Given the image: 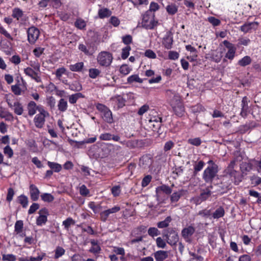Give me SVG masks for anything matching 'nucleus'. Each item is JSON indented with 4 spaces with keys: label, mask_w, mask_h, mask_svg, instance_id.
<instances>
[{
    "label": "nucleus",
    "mask_w": 261,
    "mask_h": 261,
    "mask_svg": "<svg viewBox=\"0 0 261 261\" xmlns=\"http://www.w3.org/2000/svg\"><path fill=\"white\" fill-rule=\"evenodd\" d=\"M173 37L171 32H167L166 35L163 38V44L166 49H171L172 47Z\"/></svg>",
    "instance_id": "obj_12"
},
{
    "label": "nucleus",
    "mask_w": 261,
    "mask_h": 261,
    "mask_svg": "<svg viewBox=\"0 0 261 261\" xmlns=\"http://www.w3.org/2000/svg\"><path fill=\"white\" fill-rule=\"evenodd\" d=\"M248 102H249V100H248V98L246 96H244L242 100V110H243L244 111L249 110Z\"/></svg>",
    "instance_id": "obj_53"
},
{
    "label": "nucleus",
    "mask_w": 261,
    "mask_h": 261,
    "mask_svg": "<svg viewBox=\"0 0 261 261\" xmlns=\"http://www.w3.org/2000/svg\"><path fill=\"white\" fill-rule=\"evenodd\" d=\"M161 192H163L167 195H169L171 193L172 189L168 186L166 185H163L158 187L155 190L156 195L157 197H159V194Z\"/></svg>",
    "instance_id": "obj_16"
},
{
    "label": "nucleus",
    "mask_w": 261,
    "mask_h": 261,
    "mask_svg": "<svg viewBox=\"0 0 261 261\" xmlns=\"http://www.w3.org/2000/svg\"><path fill=\"white\" fill-rule=\"evenodd\" d=\"M45 116L37 115L34 118L35 126L38 128L43 127L45 122Z\"/></svg>",
    "instance_id": "obj_20"
},
{
    "label": "nucleus",
    "mask_w": 261,
    "mask_h": 261,
    "mask_svg": "<svg viewBox=\"0 0 261 261\" xmlns=\"http://www.w3.org/2000/svg\"><path fill=\"white\" fill-rule=\"evenodd\" d=\"M205 165V163L203 161H199L197 163H196L194 165V171L192 177L195 178L198 173L200 171Z\"/></svg>",
    "instance_id": "obj_19"
},
{
    "label": "nucleus",
    "mask_w": 261,
    "mask_h": 261,
    "mask_svg": "<svg viewBox=\"0 0 261 261\" xmlns=\"http://www.w3.org/2000/svg\"><path fill=\"white\" fill-rule=\"evenodd\" d=\"M130 50L131 47L129 45H127L122 49L121 58L122 59H126L128 58Z\"/></svg>",
    "instance_id": "obj_44"
},
{
    "label": "nucleus",
    "mask_w": 261,
    "mask_h": 261,
    "mask_svg": "<svg viewBox=\"0 0 261 261\" xmlns=\"http://www.w3.org/2000/svg\"><path fill=\"white\" fill-rule=\"evenodd\" d=\"M88 206L95 214L99 213L101 208V206L99 204L95 205V202L92 201L89 202Z\"/></svg>",
    "instance_id": "obj_51"
},
{
    "label": "nucleus",
    "mask_w": 261,
    "mask_h": 261,
    "mask_svg": "<svg viewBox=\"0 0 261 261\" xmlns=\"http://www.w3.org/2000/svg\"><path fill=\"white\" fill-rule=\"evenodd\" d=\"M173 111L176 115L178 117H182L185 114V108L182 103H178L176 106L172 107Z\"/></svg>",
    "instance_id": "obj_18"
},
{
    "label": "nucleus",
    "mask_w": 261,
    "mask_h": 261,
    "mask_svg": "<svg viewBox=\"0 0 261 261\" xmlns=\"http://www.w3.org/2000/svg\"><path fill=\"white\" fill-rule=\"evenodd\" d=\"M152 176L150 175L145 176L142 179L141 185L143 187H146L151 181Z\"/></svg>",
    "instance_id": "obj_56"
},
{
    "label": "nucleus",
    "mask_w": 261,
    "mask_h": 261,
    "mask_svg": "<svg viewBox=\"0 0 261 261\" xmlns=\"http://www.w3.org/2000/svg\"><path fill=\"white\" fill-rule=\"evenodd\" d=\"M47 165L55 172H59L62 168L61 165L55 162L48 161Z\"/></svg>",
    "instance_id": "obj_25"
},
{
    "label": "nucleus",
    "mask_w": 261,
    "mask_h": 261,
    "mask_svg": "<svg viewBox=\"0 0 261 261\" xmlns=\"http://www.w3.org/2000/svg\"><path fill=\"white\" fill-rule=\"evenodd\" d=\"M187 191L184 189H181L178 191L173 192L170 196V200L172 203L177 202L180 198L184 195L186 193Z\"/></svg>",
    "instance_id": "obj_15"
},
{
    "label": "nucleus",
    "mask_w": 261,
    "mask_h": 261,
    "mask_svg": "<svg viewBox=\"0 0 261 261\" xmlns=\"http://www.w3.org/2000/svg\"><path fill=\"white\" fill-rule=\"evenodd\" d=\"M252 60L248 56H246L238 62V64L242 67H245L249 65L251 63Z\"/></svg>",
    "instance_id": "obj_29"
},
{
    "label": "nucleus",
    "mask_w": 261,
    "mask_h": 261,
    "mask_svg": "<svg viewBox=\"0 0 261 261\" xmlns=\"http://www.w3.org/2000/svg\"><path fill=\"white\" fill-rule=\"evenodd\" d=\"M74 220L70 217L67 218L63 222V225L64 226L65 228L67 230L68 229L71 225H74Z\"/></svg>",
    "instance_id": "obj_43"
},
{
    "label": "nucleus",
    "mask_w": 261,
    "mask_h": 261,
    "mask_svg": "<svg viewBox=\"0 0 261 261\" xmlns=\"http://www.w3.org/2000/svg\"><path fill=\"white\" fill-rule=\"evenodd\" d=\"M13 106L15 107L14 109L15 113L18 115H20L22 114L23 109L20 103L19 102H14Z\"/></svg>",
    "instance_id": "obj_34"
},
{
    "label": "nucleus",
    "mask_w": 261,
    "mask_h": 261,
    "mask_svg": "<svg viewBox=\"0 0 261 261\" xmlns=\"http://www.w3.org/2000/svg\"><path fill=\"white\" fill-rule=\"evenodd\" d=\"M88 49L90 51L91 56L93 55V54L97 50V47L95 44V43L94 42H87L86 43Z\"/></svg>",
    "instance_id": "obj_38"
},
{
    "label": "nucleus",
    "mask_w": 261,
    "mask_h": 261,
    "mask_svg": "<svg viewBox=\"0 0 261 261\" xmlns=\"http://www.w3.org/2000/svg\"><path fill=\"white\" fill-rule=\"evenodd\" d=\"M225 211L222 206H219L213 214V217L214 219H219L224 216Z\"/></svg>",
    "instance_id": "obj_27"
},
{
    "label": "nucleus",
    "mask_w": 261,
    "mask_h": 261,
    "mask_svg": "<svg viewBox=\"0 0 261 261\" xmlns=\"http://www.w3.org/2000/svg\"><path fill=\"white\" fill-rule=\"evenodd\" d=\"M28 39L30 43H33L38 39L39 35V30L34 27L28 29L27 31Z\"/></svg>",
    "instance_id": "obj_9"
},
{
    "label": "nucleus",
    "mask_w": 261,
    "mask_h": 261,
    "mask_svg": "<svg viewBox=\"0 0 261 261\" xmlns=\"http://www.w3.org/2000/svg\"><path fill=\"white\" fill-rule=\"evenodd\" d=\"M198 215H200L204 218H208L209 216L211 215V210L204 209L201 211H200L198 213Z\"/></svg>",
    "instance_id": "obj_59"
},
{
    "label": "nucleus",
    "mask_w": 261,
    "mask_h": 261,
    "mask_svg": "<svg viewBox=\"0 0 261 261\" xmlns=\"http://www.w3.org/2000/svg\"><path fill=\"white\" fill-rule=\"evenodd\" d=\"M16 256L12 254H3L2 255V260L4 261H15Z\"/></svg>",
    "instance_id": "obj_55"
},
{
    "label": "nucleus",
    "mask_w": 261,
    "mask_h": 261,
    "mask_svg": "<svg viewBox=\"0 0 261 261\" xmlns=\"http://www.w3.org/2000/svg\"><path fill=\"white\" fill-rule=\"evenodd\" d=\"M4 153L5 155H8L9 158H12L14 154L12 149L10 147L9 145H7L4 147Z\"/></svg>",
    "instance_id": "obj_52"
},
{
    "label": "nucleus",
    "mask_w": 261,
    "mask_h": 261,
    "mask_svg": "<svg viewBox=\"0 0 261 261\" xmlns=\"http://www.w3.org/2000/svg\"><path fill=\"white\" fill-rule=\"evenodd\" d=\"M166 11L169 14L174 15L177 12V8L175 5L172 4L167 6Z\"/></svg>",
    "instance_id": "obj_39"
},
{
    "label": "nucleus",
    "mask_w": 261,
    "mask_h": 261,
    "mask_svg": "<svg viewBox=\"0 0 261 261\" xmlns=\"http://www.w3.org/2000/svg\"><path fill=\"white\" fill-rule=\"evenodd\" d=\"M22 15L23 12L19 8H14L13 9L12 16L14 18H16L18 19L19 18L21 17Z\"/></svg>",
    "instance_id": "obj_49"
},
{
    "label": "nucleus",
    "mask_w": 261,
    "mask_h": 261,
    "mask_svg": "<svg viewBox=\"0 0 261 261\" xmlns=\"http://www.w3.org/2000/svg\"><path fill=\"white\" fill-rule=\"evenodd\" d=\"M27 145L34 152H35L37 150V146L36 141L33 139L28 140Z\"/></svg>",
    "instance_id": "obj_45"
},
{
    "label": "nucleus",
    "mask_w": 261,
    "mask_h": 261,
    "mask_svg": "<svg viewBox=\"0 0 261 261\" xmlns=\"http://www.w3.org/2000/svg\"><path fill=\"white\" fill-rule=\"evenodd\" d=\"M211 193V191L207 188L205 190H204L201 193L199 196V198L201 201H205L210 197Z\"/></svg>",
    "instance_id": "obj_33"
},
{
    "label": "nucleus",
    "mask_w": 261,
    "mask_h": 261,
    "mask_svg": "<svg viewBox=\"0 0 261 261\" xmlns=\"http://www.w3.org/2000/svg\"><path fill=\"white\" fill-rule=\"evenodd\" d=\"M42 200L45 202H51L54 200V197L51 194L44 193L41 195Z\"/></svg>",
    "instance_id": "obj_42"
},
{
    "label": "nucleus",
    "mask_w": 261,
    "mask_h": 261,
    "mask_svg": "<svg viewBox=\"0 0 261 261\" xmlns=\"http://www.w3.org/2000/svg\"><path fill=\"white\" fill-rule=\"evenodd\" d=\"M235 164V161H231L227 167L223 171V173L232 176L233 184L237 186L242 181L243 175L239 171L234 169Z\"/></svg>",
    "instance_id": "obj_2"
},
{
    "label": "nucleus",
    "mask_w": 261,
    "mask_h": 261,
    "mask_svg": "<svg viewBox=\"0 0 261 261\" xmlns=\"http://www.w3.org/2000/svg\"><path fill=\"white\" fill-rule=\"evenodd\" d=\"M47 221V216L45 215H41L36 219V224L38 226H41L45 224Z\"/></svg>",
    "instance_id": "obj_36"
},
{
    "label": "nucleus",
    "mask_w": 261,
    "mask_h": 261,
    "mask_svg": "<svg viewBox=\"0 0 261 261\" xmlns=\"http://www.w3.org/2000/svg\"><path fill=\"white\" fill-rule=\"evenodd\" d=\"M100 73V71L96 68H90L89 70V77L92 79H95Z\"/></svg>",
    "instance_id": "obj_41"
},
{
    "label": "nucleus",
    "mask_w": 261,
    "mask_h": 261,
    "mask_svg": "<svg viewBox=\"0 0 261 261\" xmlns=\"http://www.w3.org/2000/svg\"><path fill=\"white\" fill-rule=\"evenodd\" d=\"M155 261H164L168 256V252L166 251L159 250L153 253Z\"/></svg>",
    "instance_id": "obj_17"
},
{
    "label": "nucleus",
    "mask_w": 261,
    "mask_h": 261,
    "mask_svg": "<svg viewBox=\"0 0 261 261\" xmlns=\"http://www.w3.org/2000/svg\"><path fill=\"white\" fill-rule=\"evenodd\" d=\"M154 15L152 16L149 11H146L143 15L142 27L147 30H152L158 24V21L154 20Z\"/></svg>",
    "instance_id": "obj_4"
},
{
    "label": "nucleus",
    "mask_w": 261,
    "mask_h": 261,
    "mask_svg": "<svg viewBox=\"0 0 261 261\" xmlns=\"http://www.w3.org/2000/svg\"><path fill=\"white\" fill-rule=\"evenodd\" d=\"M30 197L32 201H37L39 197L40 191L38 188L34 185L31 184L29 187Z\"/></svg>",
    "instance_id": "obj_13"
},
{
    "label": "nucleus",
    "mask_w": 261,
    "mask_h": 261,
    "mask_svg": "<svg viewBox=\"0 0 261 261\" xmlns=\"http://www.w3.org/2000/svg\"><path fill=\"white\" fill-rule=\"evenodd\" d=\"M98 16L100 18L108 17L112 14V12L107 8L100 9L98 11Z\"/></svg>",
    "instance_id": "obj_26"
},
{
    "label": "nucleus",
    "mask_w": 261,
    "mask_h": 261,
    "mask_svg": "<svg viewBox=\"0 0 261 261\" xmlns=\"http://www.w3.org/2000/svg\"><path fill=\"white\" fill-rule=\"evenodd\" d=\"M78 48L81 51L83 52L86 55L91 56V55L88 49L87 46L83 44H80Z\"/></svg>",
    "instance_id": "obj_57"
},
{
    "label": "nucleus",
    "mask_w": 261,
    "mask_h": 261,
    "mask_svg": "<svg viewBox=\"0 0 261 261\" xmlns=\"http://www.w3.org/2000/svg\"><path fill=\"white\" fill-rule=\"evenodd\" d=\"M18 202L22 205V206L23 208H25L27 207L29 201L28 198L26 196L22 194L18 196Z\"/></svg>",
    "instance_id": "obj_30"
},
{
    "label": "nucleus",
    "mask_w": 261,
    "mask_h": 261,
    "mask_svg": "<svg viewBox=\"0 0 261 261\" xmlns=\"http://www.w3.org/2000/svg\"><path fill=\"white\" fill-rule=\"evenodd\" d=\"M113 59L112 54L109 52L103 51L97 56V62L102 66H109Z\"/></svg>",
    "instance_id": "obj_6"
},
{
    "label": "nucleus",
    "mask_w": 261,
    "mask_h": 261,
    "mask_svg": "<svg viewBox=\"0 0 261 261\" xmlns=\"http://www.w3.org/2000/svg\"><path fill=\"white\" fill-rule=\"evenodd\" d=\"M163 237L166 238L167 243L172 246H175L179 240L178 233L173 227H168L164 230Z\"/></svg>",
    "instance_id": "obj_3"
},
{
    "label": "nucleus",
    "mask_w": 261,
    "mask_h": 261,
    "mask_svg": "<svg viewBox=\"0 0 261 261\" xmlns=\"http://www.w3.org/2000/svg\"><path fill=\"white\" fill-rule=\"evenodd\" d=\"M124 94H123V96L121 95H117L116 97L117 101V107L118 109L123 108L125 105L126 99L124 97Z\"/></svg>",
    "instance_id": "obj_31"
},
{
    "label": "nucleus",
    "mask_w": 261,
    "mask_h": 261,
    "mask_svg": "<svg viewBox=\"0 0 261 261\" xmlns=\"http://www.w3.org/2000/svg\"><path fill=\"white\" fill-rule=\"evenodd\" d=\"M208 21L212 23L214 27L218 26L220 25L221 21L219 19H217L213 16H211L208 18Z\"/></svg>",
    "instance_id": "obj_63"
},
{
    "label": "nucleus",
    "mask_w": 261,
    "mask_h": 261,
    "mask_svg": "<svg viewBox=\"0 0 261 261\" xmlns=\"http://www.w3.org/2000/svg\"><path fill=\"white\" fill-rule=\"evenodd\" d=\"M171 221L172 218L171 216H168L164 220L158 222L156 225L159 228H167L168 227Z\"/></svg>",
    "instance_id": "obj_24"
},
{
    "label": "nucleus",
    "mask_w": 261,
    "mask_h": 261,
    "mask_svg": "<svg viewBox=\"0 0 261 261\" xmlns=\"http://www.w3.org/2000/svg\"><path fill=\"white\" fill-rule=\"evenodd\" d=\"M148 234L150 237L153 238L155 236H158L161 234V232L160 230L158 229L156 227H150L148 229Z\"/></svg>",
    "instance_id": "obj_40"
},
{
    "label": "nucleus",
    "mask_w": 261,
    "mask_h": 261,
    "mask_svg": "<svg viewBox=\"0 0 261 261\" xmlns=\"http://www.w3.org/2000/svg\"><path fill=\"white\" fill-rule=\"evenodd\" d=\"M84 67L83 62H78L75 64L70 65L69 69L72 71L80 72L81 71Z\"/></svg>",
    "instance_id": "obj_28"
},
{
    "label": "nucleus",
    "mask_w": 261,
    "mask_h": 261,
    "mask_svg": "<svg viewBox=\"0 0 261 261\" xmlns=\"http://www.w3.org/2000/svg\"><path fill=\"white\" fill-rule=\"evenodd\" d=\"M69 86V89L72 91L79 92L82 90V84L78 81H75L71 84H66Z\"/></svg>",
    "instance_id": "obj_22"
},
{
    "label": "nucleus",
    "mask_w": 261,
    "mask_h": 261,
    "mask_svg": "<svg viewBox=\"0 0 261 261\" xmlns=\"http://www.w3.org/2000/svg\"><path fill=\"white\" fill-rule=\"evenodd\" d=\"M144 55L145 57L150 58V59H155L156 58V54L151 49H148L146 50Z\"/></svg>",
    "instance_id": "obj_62"
},
{
    "label": "nucleus",
    "mask_w": 261,
    "mask_h": 261,
    "mask_svg": "<svg viewBox=\"0 0 261 261\" xmlns=\"http://www.w3.org/2000/svg\"><path fill=\"white\" fill-rule=\"evenodd\" d=\"M58 109L61 112H65L67 109V102L63 98H61L58 105Z\"/></svg>",
    "instance_id": "obj_32"
},
{
    "label": "nucleus",
    "mask_w": 261,
    "mask_h": 261,
    "mask_svg": "<svg viewBox=\"0 0 261 261\" xmlns=\"http://www.w3.org/2000/svg\"><path fill=\"white\" fill-rule=\"evenodd\" d=\"M156 243L158 248H165L166 246V242L161 237L156 238Z\"/></svg>",
    "instance_id": "obj_60"
},
{
    "label": "nucleus",
    "mask_w": 261,
    "mask_h": 261,
    "mask_svg": "<svg viewBox=\"0 0 261 261\" xmlns=\"http://www.w3.org/2000/svg\"><path fill=\"white\" fill-rule=\"evenodd\" d=\"M96 107L101 113V117L104 121L110 124L113 122L112 113L109 108L101 103H98Z\"/></svg>",
    "instance_id": "obj_5"
},
{
    "label": "nucleus",
    "mask_w": 261,
    "mask_h": 261,
    "mask_svg": "<svg viewBox=\"0 0 261 261\" xmlns=\"http://www.w3.org/2000/svg\"><path fill=\"white\" fill-rule=\"evenodd\" d=\"M37 106L34 101H31L28 105V114L30 116L34 115L37 110Z\"/></svg>",
    "instance_id": "obj_23"
},
{
    "label": "nucleus",
    "mask_w": 261,
    "mask_h": 261,
    "mask_svg": "<svg viewBox=\"0 0 261 261\" xmlns=\"http://www.w3.org/2000/svg\"><path fill=\"white\" fill-rule=\"evenodd\" d=\"M253 127H254V126L251 125V124H246L240 126L239 131L241 134H244Z\"/></svg>",
    "instance_id": "obj_50"
},
{
    "label": "nucleus",
    "mask_w": 261,
    "mask_h": 261,
    "mask_svg": "<svg viewBox=\"0 0 261 261\" xmlns=\"http://www.w3.org/2000/svg\"><path fill=\"white\" fill-rule=\"evenodd\" d=\"M131 70H132L131 68H130L127 66V65L123 64L121 66L119 71L121 74L125 75L128 74L130 72Z\"/></svg>",
    "instance_id": "obj_47"
},
{
    "label": "nucleus",
    "mask_w": 261,
    "mask_h": 261,
    "mask_svg": "<svg viewBox=\"0 0 261 261\" xmlns=\"http://www.w3.org/2000/svg\"><path fill=\"white\" fill-rule=\"evenodd\" d=\"M217 180H219L215 185L217 187V190L220 195L226 193L232 189V183L233 182V177L226 174L217 177Z\"/></svg>",
    "instance_id": "obj_1"
},
{
    "label": "nucleus",
    "mask_w": 261,
    "mask_h": 261,
    "mask_svg": "<svg viewBox=\"0 0 261 261\" xmlns=\"http://www.w3.org/2000/svg\"><path fill=\"white\" fill-rule=\"evenodd\" d=\"M23 223L22 220H18L15 224V231L17 233H20L22 231Z\"/></svg>",
    "instance_id": "obj_46"
},
{
    "label": "nucleus",
    "mask_w": 261,
    "mask_h": 261,
    "mask_svg": "<svg viewBox=\"0 0 261 261\" xmlns=\"http://www.w3.org/2000/svg\"><path fill=\"white\" fill-rule=\"evenodd\" d=\"M11 90L13 93L16 95H19L21 93V89L19 87L18 84L12 85L11 86Z\"/></svg>",
    "instance_id": "obj_61"
},
{
    "label": "nucleus",
    "mask_w": 261,
    "mask_h": 261,
    "mask_svg": "<svg viewBox=\"0 0 261 261\" xmlns=\"http://www.w3.org/2000/svg\"><path fill=\"white\" fill-rule=\"evenodd\" d=\"M188 142L191 145L199 146L201 143V141L200 138H195L188 139Z\"/></svg>",
    "instance_id": "obj_48"
},
{
    "label": "nucleus",
    "mask_w": 261,
    "mask_h": 261,
    "mask_svg": "<svg viewBox=\"0 0 261 261\" xmlns=\"http://www.w3.org/2000/svg\"><path fill=\"white\" fill-rule=\"evenodd\" d=\"M255 24L257 25V23L254 22L251 23H245L241 27L240 30L241 31L243 32L247 33L252 29V25H254Z\"/></svg>",
    "instance_id": "obj_37"
},
{
    "label": "nucleus",
    "mask_w": 261,
    "mask_h": 261,
    "mask_svg": "<svg viewBox=\"0 0 261 261\" xmlns=\"http://www.w3.org/2000/svg\"><path fill=\"white\" fill-rule=\"evenodd\" d=\"M65 253V250L61 247H57L55 250V258H58Z\"/></svg>",
    "instance_id": "obj_54"
},
{
    "label": "nucleus",
    "mask_w": 261,
    "mask_h": 261,
    "mask_svg": "<svg viewBox=\"0 0 261 261\" xmlns=\"http://www.w3.org/2000/svg\"><path fill=\"white\" fill-rule=\"evenodd\" d=\"M122 39L123 43L127 45L130 44L133 41L132 37L130 35H126L123 36Z\"/></svg>",
    "instance_id": "obj_64"
},
{
    "label": "nucleus",
    "mask_w": 261,
    "mask_h": 261,
    "mask_svg": "<svg viewBox=\"0 0 261 261\" xmlns=\"http://www.w3.org/2000/svg\"><path fill=\"white\" fill-rule=\"evenodd\" d=\"M252 168V165L250 163L243 162L240 165V169L241 170V174H242L243 176L244 174L246 175L247 172L251 171Z\"/></svg>",
    "instance_id": "obj_21"
},
{
    "label": "nucleus",
    "mask_w": 261,
    "mask_h": 261,
    "mask_svg": "<svg viewBox=\"0 0 261 261\" xmlns=\"http://www.w3.org/2000/svg\"><path fill=\"white\" fill-rule=\"evenodd\" d=\"M152 160L149 154L143 155L139 159V165L144 169H148L152 165Z\"/></svg>",
    "instance_id": "obj_8"
},
{
    "label": "nucleus",
    "mask_w": 261,
    "mask_h": 261,
    "mask_svg": "<svg viewBox=\"0 0 261 261\" xmlns=\"http://www.w3.org/2000/svg\"><path fill=\"white\" fill-rule=\"evenodd\" d=\"M138 140H128L126 142L125 145L130 148H134L138 146Z\"/></svg>",
    "instance_id": "obj_58"
},
{
    "label": "nucleus",
    "mask_w": 261,
    "mask_h": 261,
    "mask_svg": "<svg viewBox=\"0 0 261 261\" xmlns=\"http://www.w3.org/2000/svg\"><path fill=\"white\" fill-rule=\"evenodd\" d=\"M143 81V80L140 79L137 74L132 75L127 78V83L129 84H131L134 82L142 83Z\"/></svg>",
    "instance_id": "obj_35"
},
{
    "label": "nucleus",
    "mask_w": 261,
    "mask_h": 261,
    "mask_svg": "<svg viewBox=\"0 0 261 261\" xmlns=\"http://www.w3.org/2000/svg\"><path fill=\"white\" fill-rule=\"evenodd\" d=\"M223 44L228 49V51L226 54L225 57L230 60L233 59L236 53V47L233 44L230 43L227 40H224L223 41Z\"/></svg>",
    "instance_id": "obj_10"
},
{
    "label": "nucleus",
    "mask_w": 261,
    "mask_h": 261,
    "mask_svg": "<svg viewBox=\"0 0 261 261\" xmlns=\"http://www.w3.org/2000/svg\"><path fill=\"white\" fill-rule=\"evenodd\" d=\"M195 231V228L190 225L182 229L181 234L182 238L188 242V239L194 233Z\"/></svg>",
    "instance_id": "obj_11"
},
{
    "label": "nucleus",
    "mask_w": 261,
    "mask_h": 261,
    "mask_svg": "<svg viewBox=\"0 0 261 261\" xmlns=\"http://www.w3.org/2000/svg\"><path fill=\"white\" fill-rule=\"evenodd\" d=\"M219 169L207 167L203 172L202 179L206 183L212 184L215 178L219 176L217 175Z\"/></svg>",
    "instance_id": "obj_7"
},
{
    "label": "nucleus",
    "mask_w": 261,
    "mask_h": 261,
    "mask_svg": "<svg viewBox=\"0 0 261 261\" xmlns=\"http://www.w3.org/2000/svg\"><path fill=\"white\" fill-rule=\"evenodd\" d=\"M24 73L32 79H34L36 82H41V77L38 75V73L36 72L33 69L30 67H27L24 69Z\"/></svg>",
    "instance_id": "obj_14"
}]
</instances>
